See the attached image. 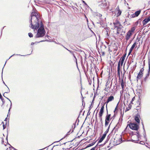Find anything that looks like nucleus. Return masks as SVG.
<instances>
[{
  "label": "nucleus",
  "mask_w": 150,
  "mask_h": 150,
  "mask_svg": "<svg viewBox=\"0 0 150 150\" xmlns=\"http://www.w3.org/2000/svg\"><path fill=\"white\" fill-rule=\"evenodd\" d=\"M31 18L30 20V27L33 29H38L37 33L35 36V38L42 37L45 34L46 32L44 25L38 13L32 12L31 15Z\"/></svg>",
  "instance_id": "obj_1"
},
{
  "label": "nucleus",
  "mask_w": 150,
  "mask_h": 150,
  "mask_svg": "<svg viewBox=\"0 0 150 150\" xmlns=\"http://www.w3.org/2000/svg\"><path fill=\"white\" fill-rule=\"evenodd\" d=\"M137 134H134L131 136L132 141L134 143H137L136 141H139V138L140 137V135L139 133L138 132H136Z\"/></svg>",
  "instance_id": "obj_2"
},
{
  "label": "nucleus",
  "mask_w": 150,
  "mask_h": 150,
  "mask_svg": "<svg viewBox=\"0 0 150 150\" xmlns=\"http://www.w3.org/2000/svg\"><path fill=\"white\" fill-rule=\"evenodd\" d=\"M128 126L130 129L134 130H137L139 128V125L136 123H130L127 126Z\"/></svg>",
  "instance_id": "obj_3"
},
{
  "label": "nucleus",
  "mask_w": 150,
  "mask_h": 150,
  "mask_svg": "<svg viewBox=\"0 0 150 150\" xmlns=\"http://www.w3.org/2000/svg\"><path fill=\"white\" fill-rule=\"evenodd\" d=\"M125 33V30L124 28L122 25L118 29H117V33L121 35H123Z\"/></svg>",
  "instance_id": "obj_4"
},
{
  "label": "nucleus",
  "mask_w": 150,
  "mask_h": 150,
  "mask_svg": "<svg viewBox=\"0 0 150 150\" xmlns=\"http://www.w3.org/2000/svg\"><path fill=\"white\" fill-rule=\"evenodd\" d=\"M106 134L105 133H104V134H103L102 137H101V138H100V139L98 141V144H97L96 146H95L94 147H96V149H95V150H97V148L98 147V146H100V145H98V144L99 143L103 141L104 140V139H105L106 137Z\"/></svg>",
  "instance_id": "obj_5"
},
{
  "label": "nucleus",
  "mask_w": 150,
  "mask_h": 150,
  "mask_svg": "<svg viewBox=\"0 0 150 150\" xmlns=\"http://www.w3.org/2000/svg\"><path fill=\"white\" fill-rule=\"evenodd\" d=\"M126 54L122 56L119 60L118 64H119L120 65L121 64V66L122 65L125 59Z\"/></svg>",
  "instance_id": "obj_6"
},
{
  "label": "nucleus",
  "mask_w": 150,
  "mask_h": 150,
  "mask_svg": "<svg viewBox=\"0 0 150 150\" xmlns=\"http://www.w3.org/2000/svg\"><path fill=\"white\" fill-rule=\"evenodd\" d=\"M113 24L114 25V28L117 27L118 26H121L122 25L119 21L117 20H116L113 23Z\"/></svg>",
  "instance_id": "obj_7"
},
{
  "label": "nucleus",
  "mask_w": 150,
  "mask_h": 150,
  "mask_svg": "<svg viewBox=\"0 0 150 150\" xmlns=\"http://www.w3.org/2000/svg\"><path fill=\"white\" fill-rule=\"evenodd\" d=\"M139 117H140V116L139 114L138 113L135 116L134 120L137 122L139 123H140Z\"/></svg>",
  "instance_id": "obj_8"
},
{
  "label": "nucleus",
  "mask_w": 150,
  "mask_h": 150,
  "mask_svg": "<svg viewBox=\"0 0 150 150\" xmlns=\"http://www.w3.org/2000/svg\"><path fill=\"white\" fill-rule=\"evenodd\" d=\"M104 104L101 107L100 110V112L99 113V117H102L103 115L104 112Z\"/></svg>",
  "instance_id": "obj_9"
},
{
  "label": "nucleus",
  "mask_w": 150,
  "mask_h": 150,
  "mask_svg": "<svg viewBox=\"0 0 150 150\" xmlns=\"http://www.w3.org/2000/svg\"><path fill=\"white\" fill-rule=\"evenodd\" d=\"M106 110H107V115L106 116L105 120L109 121V120H110L112 119V117H111L110 118L111 114H108L107 108H106Z\"/></svg>",
  "instance_id": "obj_10"
},
{
  "label": "nucleus",
  "mask_w": 150,
  "mask_h": 150,
  "mask_svg": "<svg viewBox=\"0 0 150 150\" xmlns=\"http://www.w3.org/2000/svg\"><path fill=\"white\" fill-rule=\"evenodd\" d=\"M141 13V11L139 10L136 11L135 13L132 15V17L134 18L138 16Z\"/></svg>",
  "instance_id": "obj_11"
},
{
  "label": "nucleus",
  "mask_w": 150,
  "mask_h": 150,
  "mask_svg": "<svg viewBox=\"0 0 150 150\" xmlns=\"http://www.w3.org/2000/svg\"><path fill=\"white\" fill-rule=\"evenodd\" d=\"M150 67L149 64V69L146 75V77H145V78H144V81L145 82L147 80V79L149 76V73H150Z\"/></svg>",
  "instance_id": "obj_12"
},
{
  "label": "nucleus",
  "mask_w": 150,
  "mask_h": 150,
  "mask_svg": "<svg viewBox=\"0 0 150 150\" xmlns=\"http://www.w3.org/2000/svg\"><path fill=\"white\" fill-rule=\"evenodd\" d=\"M114 99V97L112 96H110L109 97H108V100H107L106 102H105V103H106V108H107V105L108 103L110 101H111L113 100Z\"/></svg>",
  "instance_id": "obj_13"
},
{
  "label": "nucleus",
  "mask_w": 150,
  "mask_h": 150,
  "mask_svg": "<svg viewBox=\"0 0 150 150\" xmlns=\"http://www.w3.org/2000/svg\"><path fill=\"white\" fill-rule=\"evenodd\" d=\"M132 34V33H131L130 31H128L127 33V35L125 38V39L127 41L128 40Z\"/></svg>",
  "instance_id": "obj_14"
},
{
  "label": "nucleus",
  "mask_w": 150,
  "mask_h": 150,
  "mask_svg": "<svg viewBox=\"0 0 150 150\" xmlns=\"http://www.w3.org/2000/svg\"><path fill=\"white\" fill-rule=\"evenodd\" d=\"M116 9L118 11V12L117 13V16H119L121 14L122 11H121L119 9V7L118 6L116 8Z\"/></svg>",
  "instance_id": "obj_15"
},
{
  "label": "nucleus",
  "mask_w": 150,
  "mask_h": 150,
  "mask_svg": "<svg viewBox=\"0 0 150 150\" xmlns=\"http://www.w3.org/2000/svg\"><path fill=\"white\" fill-rule=\"evenodd\" d=\"M142 125H143V130H144V139H146V140L147 139H146V134L145 131V129H144V127L143 123L142 122Z\"/></svg>",
  "instance_id": "obj_16"
},
{
  "label": "nucleus",
  "mask_w": 150,
  "mask_h": 150,
  "mask_svg": "<svg viewBox=\"0 0 150 150\" xmlns=\"http://www.w3.org/2000/svg\"><path fill=\"white\" fill-rule=\"evenodd\" d=\"M143 75L140 73H138V75L137 77V81H138V79H140L142 76Z\"/></svg>",
  "instance_id": "obj_17"
},
{
  "label": "nucleus",
  "mask_w": 150,
  "mask_h": 150,
  "mask_svg": "<svg viewBox=\"0 0 150 150\" xmlns=\"http://www.w3.org/2000/svg\"><path fill=\"white\" fill-rule=\"evenodd\" d=\"M148 22V21H147V20L146 18L143 21L142 23L143 24V26H144Z\"/></svg>",
  "instance_id": "obj_18"
},
{
  "label": "nucleus",
  "mask_w": 150,
  "mask_h": 150,
  "mask_svg": "<svg viewBox=\"0 0 150 150\" xmlns=\"http://www.w3.org/2000/svg\"><path fill=\"white\" fill-rule=\"evenodd\" d=\"M136 29V27H133L131 28L130 30H129V31H130L131 33H132V32H133Z\"/></svg>",
  "instance_id": "obj_19"
},
{
  "label": "nucleus",
  "mask_w": 150,
  "mask_h": 150,
  "mask_svg": "<svg viewBox=\"0 0 150 150\" xmlns=\"http://www.w3.org/2000/svg\"><path fill=\"white\" fill-rule=\"evenodd\" d=\"M94 15L95 16H98L99 17H101L102 15L98 13L95 12L94 13Z\"/></svg>",
  "instance_id": "obj_20"
},
{
  "label": "nucleus",
  "mask_w": 150,
  "mask_h": 150,
  "mask_svg": "<svg viewBox=\"0 0 150 150\" xmlns=\"http://www.w3.org/2000/svg\"><path fill=\"white\" fill-rule=\"evenodd\" d=\"M98 3H101V4H105V0H98L97 1Z\"/></svg>",
  "instance_id": "obj_21"
},
{
  "label": "nucleus",
  "mask_w": 150,
  "mask_h": 150,
  "mask_svg": "<svg viewBox=\"0 0 150 150\" xmlns=\"http://www.w3.org/2000/svg\"><path fill=\"white\" fill-rule=\"evenodd\" d=\"M121 86L122 89L124 88V82L123 79H122L121 80Z\"/></svg>",
  "instance_id": "obj_22"
},
{
  "label": "nucleus",
  "mask_w": 150,
  "mask_h": 150,
  "mask_svg": "<svg viewBox=\"0 0 150 150\" xmlns=\"http://www.w3.org/2000/svg\"><path fill=\"white\" fill-rule=\"evenodd\" d=\"M95 142H93L91 144H88V145L87 147H89L90 146H93V145H94L95 144Z\"/></svg>",
  "instance_id": "obj_23"
},
{
  "label": "nucleus",
  "mask_w": 150,
  "mask_h": 150,
  "mask_svg": "<svg viewBox=\"0 0 150 150\" xmlns=\"http://www.w3.org/2000/svg\"><path fill=\"white\" fill-rule=\"evenodd\" d=\"M15 55H21L20 54H13L12 55H11V56L9 58L7 59L6 60V62H5V64L4 65V66L7 61L11 57H13V56Z\"/></svg>",
  "instance_id": "obj_24"
},
{
  "label": "nucleus",
  "mask_w": 150,
  "mask_h": 150,
  "mask_svg": "<svg viewBox=\"0 0 150 150\" xmlns=\"http://www.w3.org/2000/svg\"><path fill=\"white\" fill-rule=\"evenodd\" d=\"M144 71V67H143L140 70V71H139V73H140V74L143 75V72Z\"/></svg>",
  "instance_id": "obj_25"
},
{
  "label": "nucleus",
  "mask_w": 150,
  "mask_h": 150,
  "mask_svg": "<svg viewBox=\"0 0 150 150\" xmlns=\"http://www.w3.org/2000/svg\"><path fill=\"white\" fill-rule=\"evenodd\" d=\"M6 98L10 102V103H11V105H10V108H9V110H8V112H9L10 111V109L11 108V106H12V103H11V100L8 98H7V97H6Z\"/></svg>",
  "instance_id": "obj_26"
},
{
  "label": "nucleus",
  "mask_w": 150,
  "mask_h": 150,
  "mask_svg": "<svg viewBox=\"0 0 150 150\" xmlns=\"http://www.w3.org/2000/svg\"><path fill=\"white\" fill-rule=\"evenodd\" d=\"M110 125L108 126V128L107 129V130H106V131L104 133H105L106 134H106H107V133L109 131V129L110 127Z\"/></svg>",
  "instance_id": "obj_27"
},
{
  "label": "nucleus",
  "mask_w": 150,
  "mask_h": 150,
  "mask_svg": "<svg viewBox=\"0 0 150 150\" xmlns=\"http://www.w3.org/2000/svg\"><path fill=\"white\" fill-rule=\"evenodd\" d=\"M109 124V121L105 120V127H107Z\"/></svg>",
  "instance_id": "obj_28"
},
{
  "label": "nucleus",
  "mask_w": 150,
  "mask_h": 150,
  "mask_svg": "<svg viewBox=\"0 0 150 150\" xmlns=\"http://www.w3.org/2000/svg\"><path fill=\"white\" fill-rule=\"evenodd\" d=\"M120 65L119 64H118V65H117V71H120Z\"/></svg>",
  "instance_id": "obj_29"
},
{
  "label": "nucleus",
  "mask_w": 150,
  "mask_h": 150,
  "mask_svg": "<svg viewBox=\"0 0 150 150\" xmlns=\"http://www.w3.org/2000/svg\"><path fill=\"white\" fill-rule=\"evenodd\" d=\"M28 34L30 38L32 37L33 36V34L31 33H29Z\"/></svg>",
  "instance_id": "obj_30"
},
{
  "label": "nucleus",
  "mask_w": 150,
  "mask_h": 150,
  "mask_svg": "<svg viewBox=\"0 0 150 150\" xmlns=\"http://www.w3.org/2000/svg\"><path fill=\"white\" fill-rule=\"evenodd\" d=\"M107 83L106 84V88L105 89V91H106V90H109L110 88V87H109V86L107 87ZM106 91H108V90H106Z\"/></svg>",
  "instance_id": "obj_31"
},
{
  "label": "nucleus",
  "mask_w": 150,
  "mask_h": 150,
  "mask_svg": "<svg viewBox=\"0 0 150 150\" xmlns=\"http://www.w3.org/2000/svg\"><path fill=\"white\" fill-rule=\"evenodd\" d=\"M66 50H68L70 52V53H71L72 55L74 53L71 50H68V49H67V48H66L65 47H64Z\"/></svg>",
  "instance_id": "obj_32"
},
{
  "label": "nucleus",
  "mask_w": 150,
  "mask_h": 150,
  "mask_svg": "<svg viewBox=\"0 0 150 150\" xmlns=\"http://www.w3.org/2000/svg\"><path fill=\"white\" fill-rule=\"evenodd\" d=\"M136 44H137L136 42H135L132 45V46L134 48L136 46Z\"/></svg>",
  "instance_id": "obj_33"
},
{
  "label": "nucleus",
  "mask_w": 150,
  "mask_h": 150,
  "mask_svg": "<svg viewBox=\"0 0 150 150\" xmlns=\"http://www.w3.org/2000/svg\"><path fill=\"white\" fill-rule=\"evenodd\" d=\"M7 88H8V89L7 90V91L6 92H5V93H9V92H10V90L8 88V87L7 86Z\"/></svg>",
  "instance_id": "obj_34"
},
{
  "label": "nucleus",
  "mask_w": 150,
  "mask_h": 150,
  "mask_svg": "<svg viewBox=\"0 0 150 150\" xmlns=\"http://www.w3.org/2000/svg\"><path fill=\"white\" fill-rule=\"evenodd\" d=\"M147 21L149 22L150 21V16H149L148 17L146 18Z\"/></svg>",
  "instance_id": "obj_35"
},
{
  "label": "nucleus",
  "mask_w": 150,
  "mask_h": 150,
  "mask_svg": "<svg viewBox=\"0 0 150 150\" xmlns=\"http://www.w3.org/2000/svg\"><path fill=\"white\" fill-rule=\"evenodd\" d=\"M147 21L149 22L150 21V16H149L148 17L146 18Z\"/></svg>",
  "instance_id": "obj_36"
},
{
  "label": "nucleus",
  "mask_w": 150,
  "mask_h": 150,
  "mask_svg": "<svg viewBox=\"0 0 150 150\" xmlns=\"http://www.w3.org/2000/svg\"><path fill=\"white\" fill-rule=\"evenodd\" d=\"M118 103H118V104H117V105L116 107L115 108V110L114 111V112H115V111H116L117 110V105L118 104Z\"/></svg>",
  "instance_id": "obj_37"
},
{
  "label": "nucleus",
  "mask_w": 150,
  "mask_h": 150,
  "mask_svg": "<svg viewBox=\"0 0 150 150\" xmlns=\"http://www.w3.org/2000/svg\"><path fill=\"white\" fill-rule=\"evenodd\" d=\"M130 108H131L130 107L129 108H126V109L125 110V111L126 112V111H128L129 110V109H130Z\"/></svg>",
  "instance_id": "obj_38"
},
{
  "label": "nucleus",
  "mask_w": 150,
  "mask_h": 150,
  "mask_svg": "<svg viewBox=\"0 0 150 150\" xmlns=\"http://www.w3.org/2000/svg\"><path fill=\"white\" fill-rule=\"evenodd\" d=\"M139 143L141 144H144V143L143 141H142L140 142Z\"/></svg>",
  "instance_id": "obj_39"
},
{
  "label": "nucleus",
  "mask_w": 150,
  "mask_h": 150,
  "mask_svg": "<svg viewBox=\"0 0 150 150\" xmlns=\"http://www.w3.org/2000/svg\"><path fill=\"white\" fill-rule=\"evenodd\" d=\"M73 55L74 57L75 58V59L76 60V63H77V59L76 57V56H75L74 54H73Z\"/></svg>",
  "instance_id": "obj_40"
},
{
  "label": "nucleus",
  "mask_w": 150,
  "mask_h": 150,
  "mask_svg": "<svg viewBox=\"0 0 150 150\" xmlns=\"http://www.w3.org/2000/svg\"><path fill=\"white\" fill-rule=\"evenodd\" d=\"M131 134H132V135H134V134H137L136 133V132H131Z\"/></svg>",
  "instance_id": "obj_41"
},
{
  "label": "nucleus",
  "mask_w": 150,
  "mask_h": 150,
  "mask_svg": "<svg viewBox=\"0 0 150 150\" xmlns=\"http://www.w3.org/2000/svg\"><path fill=\"white\" fill-rule=\"evenodd\" d=\"M100 118V121L101 122V123H102V117H99Z\"/></svg>",
  "instance_id": "obj_42"
},
{
  "label": "nucleus",
  "mask_w": 150,
  "mask_h": 150,
  "mask_svg": "<svg viewBox=\"0 0 150 150\" xmlns=\"http://www.w3.org/2000/svg\"><path fill=\"white\" fill-rule=\"evenodd\" d=\"M92 107H93L92 105V104H91V105L89 107V110H90L92 108Z\"/></svg>",
  "instance_id": "obj_43"
},
{
  "label": "nucleus",
  "mask_w": 150,
  "mask_h": 150,
  "mask_svg": "<svg viewBox=\"0 0 150 150\" xmlns=\"http://www.w3.org/2000/svg\"><path fill=\"white\" fill-rule=\"evenodd\" d=\"M90 110H89L87 114V115H90L91 112H90Z\"/></svg>",
  "instance_id": "obj_44"
},
{
  "label": "nucleus",
  "mask_w": 150,
  "mask_h": 150,
  "mask_svg": "<svg viewBox=\"0 0 150 150\" xmlns=\"http://www.w3.org/2000/svg\"><path fill=\"white\" fill-rule=\"evenodd\" d=\"M96 146V147H94L91 149L90 150H95Z\"/></svg>",
  "instance_id": "obj_45"
},
{
  "label": "nucleus",
  "mask_w": 150,
  "mask_h": 150,
  "mask_svg": "<svg viewBox=\"0 0 150 150\" xmlns=\"http://www.w3.org/2000/svg\"><path fill=\"white\" fill-rule=\"evenodd\" d=\"M139 20H138L135 23V24H136V25H137V24L139 23Z\"/></svg>",
  "instance_id": "obj_46"
},
{
  "label": "nucleus",
  "mask_w": 150,
  "mask_h": 150,
  "mask_svg": "<svg viewBox=\"0 0 150 150\" xmlns=\"http://www.w3.org/2000/svg\"><path fill=\"white\" fill-rule=\"evenodd\" d=\"M127 22V20L126 19H125V22H124V23H123V24H124V25L126 24V23Z\"/></svg>",
  "instance_id": "obj_47"
},
{
  "label": "nucleus",
  "mask_w": 150,
  "mask_h": 150,
  "mask_svg": "<svg viewBox=\"0 0 150 150\" xmlns=\"http://www.w3.org/2000/svg\"><path fill=\"white\" fill-rule=\"evenodd\" d=\"M117 74H118L119 77H120V71H117Z\"/></svg>",
  "instance_id": "obj_48"
},
{
  "label": "nucleus",
  "mask_w": 150,
  "mask_h": 150,
  "mask_svg": "<svg viewBox=\"0 0 150 150\" xmlns=\"http://www.w3.org/2000/svg\"><path fill=\"white\" fill-rule=\"evenodd\" d=\"M6 127V125H5L4 124L3 125V129H4Z\"/></svg>",
  "instance_id": "obj_49"
},
{
  "label": "nucleus",
  "mask_w": 150,
  "mask_h": 150,
  "mask_svg": "<svg viewBox=\"0 0 150 150\" xmlns=\"http://www.w3.org/2000/svg\"><path fill=\"white\" fill-rule=\"evenodd\" d=\"M63 139V138H62V139H61L60 140H59V141H57V142H54L53 143L54 144V143H57V142H59L62 139Z\"/></svg>",
  "instance_id": "obj_50"
},
{
  "label": "nucleus",
  "mask_w": 150,
  "mask_h": 150,
  "mask_svg": "<svg viewBox=\"0 0 150 150\" xmlns=\"http://www.w3.org/2000/svg\"><path fill=\"white\" fill-rule=\"evenodd\" d=\"M121 26H117V28H116L117 29H119V28H120V27Z\"/></svg>",
  "instance_id": "obj_51"
},
{
  "label": "nucleus",
  "mask_w": 150,
  "mask_h": 150,
  "mask_svg": "<svg viewBox=\"0 0 150 150\" xmlns=\"http://www.w3.org/2000/svg\"><path fill=\"white\" fill-rule=\"evenodd\" d=\"M105 42L106 43V44L107 45H108L109 43V41H106Z\"/></svg>",
  "instance_id": "obj_52"
},
{
  "label": "nucleus",
  "mask_w": 150,
  "mask_h": 150,
  "mask_svg": "<svg viewBox=\"0 0 150 150\" xmlns=\"http://www.w3.org/2000/svg\"><path fill=\"white\" fill-rule=\"evenodd\" d=\"M132 50H133L132 49L130 48V49H129V52H132Z\"/></svg>",
  "instance_id": "obj_53"
},
{
  "label": "nucleus",
  "mask_w": 150,
  "mask_h": 150,
  "mask_svg": "<svg viewBox=\"0 0 150 150\" xmlns=\"http://www.w3.org/2000/svg\"><path fill=\"white\" fill-rule=\"evenodd\" d=\"M94 101V99L93 98V100H92V103H91V104H92V105L93 104V103H94L93 102V101Z\"/></svg>",
  "instance_id": "obj_54"
},
{
  "label": "nucleus",
  "mask_w": 150,
  "mask_h": 150,
  "mask_svg": "<svg viewBox=\"0 0 150 150\" xmlns=\"http://www.w3.org/2000/svg\"><path fill=\"white\" fill-rule=\"evenodd\" d=\"M8 134H7V136H6V139L8 141Z\"/></svg>",
  "instance_id": "obj_55"
},
{
  "label": "nucleus",
  "mask_w": 150,
  "mask_h": 150,
  "mask_svg": "<svg viewBox=\"0 0 150 150\" xmlns=\"http://www.w3.org/2000/svg\"><path fill=\"white\" fill-rule=\"evenodd\" d=\"M1 99V100L2 101H4V99L2 97Z\"/></svg>",
  "instance_id": "obj_56"
},
{
  "label": "nucleus",
  "mask_w": 150,
  "mask_h": 150,
  "mask_svg": "<svg viewBox=\"0 0 150 150\" xmlns=\"http://www.w3.org/2000/svg\"><path fill=\"white\" fill-rule=\"evenodd\" d=\"M2 97V95L1 94H0V99H1V98Z\"/></svg>",
  "instance_id": "obj_57"
},
{
  "label": "nucleus",
  "mask_w": 150,
  "mask_h": 150,
  "mask_svg": "<svg viewBox=\"0 0 150 150\" xmlns=\"http://www.w3.org/2000/svg\"><path fill=\"white\" fill-rule=\"evenodd\" d=\"M82 2L83 3H84L85 4H86V2H85V1H82Z\"/></svg>",
  "instance_id": "obj_58"
},
{
  "label": "nucleus",
  "mask_w": 150,
  "mask_h": 150,
  "mask_svg": "<svg viewBox=\"0 0 150 150\" xmlns=\"http://www.w3.org/2000/svg\"><path fill=\"white\" fill-rule=\"evenodd\" d=\"M131 52H129V53H128V55H129L131 53Z\"/></svg>",
  "instance_id": "obj_59"
},
{
  "label": "nucleus",
  "mask_w": 150,
  "mask_h": 150,
  "mask_svg": "<svg viewBox=\"0 0 150 150\" xmlns=\"http://www.w3.org/2000/svg\"><path fill=\"white\" fill-rule=\"evenodd\" d=\"M35 44V43L34 42H32L31 44V45H33L34 44Z\"/></svg>",
  "instance_id": "obj_60"
},
{
  "label": "nucleus",
  "mask_w": 150,
  "mask_h": 150,
  "mask_svg": "<svg viewBox=\"0 0 150 150\" xmlns=\"http://www.w3.org/2000/svg\"><path fill=\"white\" fill-rule=\"evenodd\" d=\"M3 83L7 87V86L6 84L3 81Z\"/></svg>",
  "instance_id": "obj_61"
},
{
  "label": "nucleus",
  "mask_w": 150,
  "mask_h": 150,
  "mask_svg": "<svg viewBox=\"0 0 150 150\" xmlns=\"http://www.w3.org/2000/svg\"><path fill=\"white\" fill-rule=\"evenodd\" d=\"M105 53L104 52H103L102 53V54L103 55H104Z\"/></svg>",
  "instance_id": "obj_62"
},
{
  "label": "nucleus",
  "mask_w": 150,
  "mask_h": 150,
  "mask_svg": "<svg viewBox=\"0 0 150 150\" xmlns=\"http://www.w3.org/2000/svg\"><path fill=\"white\" fill-rule=\"evenodd\" d=\"M130 48L133 50V49L134 48L132 46Z\"/></svg>",
  "instance_id": "obj_63"
},
{
  "label": "nucleus",
  "mask_w": 150,
  "mask_h": 150,
  "mask_svg": "<svg viewBox=\"0 0 150 150\" xmlns=\"http://www.w3.org/2000/svg\"><path fill=\"white\" fill-rule=\"evenodd\" d=\"M3 104H4L5 103V101H2Z\"/></svg>",
  "instance_id": "obj_64"
}]
</instances>
